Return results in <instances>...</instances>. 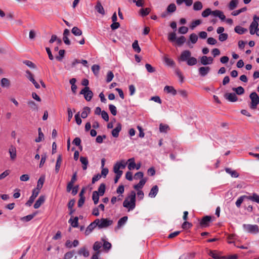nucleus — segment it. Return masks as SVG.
<instances>
[{
	"label": "nucleus",
	"mask_w": 259,
	"mask_h": 259,
	"mask_svg": "<svg viewBox=\"0 0 259 259\" xmlns=\"http://www.w3.org/2000/svg\"><path fill=\"white\" fill-rule=\"evenodd\" d=\"M78 217H76L74 218V219H72V218L70 219L69 220V223L71 224V225L74 228H76L78 226Z\"/></svg>",
	"instance_id": "40"
},
{
	"label": "nucleus",
	"mask_w": 259,
	"mask_h": 259,
	"mask_svg": "<svg viewBox=\"0 0 259 259\" xmlns=\"http://www.w3.org/2000/svg\"><path fill=\"white\" fill-rule=\"evenodd\" d=\"M38 137L37 138H36L35 140V141L36 143L41 142L44 139V134L42 133V132H41V128H40V127L38 128Z\"/></svg>",
	"instance_id": "41"
},
{
	"label": "nucleus",
	"mask_w": 259,
	"mask_h": 259,
	"mask_svg": "<svg viewBox=\"0 0 259 259\" xmlns=\"http://www.w3.org/2000/svg\"><path fill=\"white\" fill-rule=\"evenodd\" d=\"M120 168L118 166V165H117L116 163L114 165V167H113V170H114V172L116 174H120V175H122V170H120Z\"/></svg>",
	"instance_id": "58"
},
{
	"label": "nucleus",
	"mask_w": 259,
	"mask_h": 259,
	"mask_svg": "<svg viewBox=\"0 0 259 259\" xmlns=\"http://www.w3.org/2000/svg\"><path fill=\"white\" fill-rule=\"evenodd\" d=\"M209 255L214 259H220L221 257L216 251H210Z\"/></svg>",
	"instance_id": "54"
},
{
	"label": "nucleus",
	"mask_w": 259,
	"mask_h": 259,
	"mask_svg": "<svg viewBox=\"0 0 259 259\" xmlns=\"http://www.w3.org/2000/svg\"><path fill=\"white\" fill-rule=\"evenodd\" d=\"M146 182V179H141L138 184L135 185L134 186V189H136V190H140L143 187V186L145 184Z\"/></svg>",
	"instance_id": "23"
},
{
	"label": "nucleus",
	"mask_w": 259,
	"mask_h": 259,
	"mask_svg": "<svg viewBox=\"0 0 259 259\" xmlns=\"http://www.w3.org/2000/svg\"><path fill=\"white\" fill-rule=\"evenodd\" d=\"M169 130V126L166 124H160L159 131L161 133H166Z\"/></svg>",
	"instance_id": "45"
},
{
	"label": "nucleus",
	"mask_w": 259,
	"mask_h": 259,
	"mask_svg": "<svg viewBox=\"0 0 259 259\" xmlns=\"http://www.w3.org/2000/svg\"><path fill=\"white\" fill-rule=\"evenodd\" d=\"M127 162L128 163V165H127V167H128V169L130 170H131L134 169L135 168L136 163H135V162L134 158H130L127 160Z\"/></svg>",
	"instance_id": "24"
},
{
	"label": "nucleus",
	"mask_w": 259,
	"mask_h": 259,
	"mask_svg": "<svg viewBox=\"0 0 259 259\" xmlns=\"http://www.w3.org/2000/svg\"><path fill=\"white\" fill-rule=\"evenodd\" d=\"M201 23V20H196L194 21H193L190 25V28L192 29V30H193L197 26H198L199 25H200Z\"/></svg>",
	"instance_id": "46"
},
{
	"label": "nucleus",
	"mask_w": 259,
	"mask_h": 259,
	"mask_svg": "<svg viewBox=\"0 0 259 259\" xmlns=\"http://www.w3.org/2000/svg\"><path fill=\"white\" fill-rule=\"evenodd\" d=\"M227 173L230 174L232 177L237 178L239 176V174L236 170H232L231 168H227L225 169Z\"/></svg>",
	"instance_id": "33"
},
{
	"label": "nucleus",
	"mask_w": 259,
	"mask_h": 259,
	"mask_svg": "<svg viewBox=\"0 0 259 259\" xmlns=\"http://www.w3.org/2000/svg\"><path fill=\"white\" fill-rule=\"evenodd\" d=\"M23 62L24 64H25L27 66L29 67L30 68H35L36 67L35 64L30 61L25 60Z\"/></svg>",
	"instance_id": "59"
},
{
	"label": "nucleus",
	"mask_w": 259,
	"mask_h": 259,
	"mask_svg": "<svg viewBox=\"0 0 259 259\" xmlns=\"http://www.w3.org/2000/svg\"><path fill=\"white\" fill-rule=\"evenodd\" d=\"M26 73L27 74L26 76L28 78V79L34 84V85L36 89H39L40 88V86L39 84L34 79L33 74L30 72V71L29 70H27L26 71Z\"/></svg>",
	"instance_id": "13"
},
{
	"label": "nucleus",
	"mask_w": 259,
	"mask_h": 259,
	"mask_svg": "<svg viewBox=\"0 0 259 259\" xmlns=\"http://www.w3.org/2000/svg\"><path fill=\"white\" fill-rule=\"evenodd\" d=\"M246 10V8L245 7L241 8L239 10L234 11L232 13V15L233 16H237L239 14H240L242 12H243Z\"/></svg>",
	"instance_id": "60"
},
{
	"label": "nucleus",
	"mask_w": 259,
	"mask_h": 259,
	"mask_svg": "<svg viewBox=\"0 0 259 259\" xmlns=\"http://www.w3.org/2000/svg\"><path fill=\"white\" fill-rule=\"evenodd\" d=\"M95 223L99 228H103L111 225L113 221L108 219H96L95 220Z\"/></svg>",
	"instance_id": "6"
},
{
	"label": "nucleus",
	"mask_w": 259,
	"mask_h": 259,
	"mask_svg": "<svg viewBox=\"0 0 259 259\" xmlns=\"http://www.w3.org/2000/svg\"><path fill=\"white\" fill-rule=\"evenodd\" d=\"M163 60L167 65L173 66L175 65L174 61L171 59L169 58L166 55L164 56Z\"/></svg>",
	"instance_id": "36"
},
{
	"label": "nucleus",
	"mask_w": 259,
	"mask_h": 259,
	"mask_svg": "<svg viewBox=\"0 0 259 259\" xmlns=\"http://www.w3.org/2000/svg\"><path fill=\"white\" fill-rule=\"evenodd\" d=\"M248 199L251 200L252 201L255 202L257 203H259V195L256 193H253L252 195L247 196V195H243L239 197L237 201H236V205L238 208H239L241 206V203L244 201V199Z\"/></svg>",
	"instance_id": "4"
},
{
	"label": "nucleus",
	"mask_w": 259,
	"mask_h": 259,
	"mask_svg": "<svg viewBox=\"0 0 259 259\" xmlns=\"http://www.w3.org/2000/svg\"><path fill=\"white\" fill-rule=\"evenodd\" d=\"M176 10V6L175 4H170L167 8V12L168 13H173Z\"/></svg>",
	"instance_id": "48"
},
{
	"label": "nucleus",
	"mask_w": 259,
	"mask_h": 259,
	"mask_svg": "<svg viewBox=\"0 0 259 259\" xmlns=\"http://www.w3.org/2000/svg\"><path fill=\"white\" fill-rule=\"evenodd\" d=\"M45 181V176H41L38 180L37 187L35 189L33 190H37L38 192H40V190L42 187L43 184Z\"/></svg>",
	"instance_id": "18"
},
{
	"label": "nucleus",
	"mask_w": 259,
	"mask_h": 259,
	"mask_svg": "<svg viewBox=\"0 0 259 259\" xmlns=\"http://www.w3.org/2000/svg\"><path fill=\"white\" fill-rule=\"evenodd\" d=\"M28 105L30 108L33 110H37V106L36 104L32 101L28 102Z\"/></svg>",
	"instance_id": "57"
},
{
	"label": "nucleus",
	"mask_w": 259,
	"mask_h": 259,
	"mask_svg": "<svg viewBox=\"0 0 259 259\" xmlns=\"http://www.w3.org/2000/svg\"><path fill=\"white\" fill-rule=\"evenodd\" d=\"M1 85L3 87H8L10 85V81L8 79L3 78L1 80Z\"/></svg>",
	"instance_id": "50"
},
{
	"label": "nucleus",
	"mask_w": 259,
	"mask_h": 259,
	"mask_svg": "<svg viewBox=\"0 0 259 259\" xmlns=\"http://www.w3.org/2000/svg\"><path fill=\"white\" fill-rule=\"evenodd\" d=\"M243 228L244 231L251 234H256L259 232V228L256 225L244 224Z\"/></svg>",
	"instance_id": "8"
},
{
	"label": "nucleus",
	"mask_w": 259,
	"mask_h": 259,
	"mask_svg": "<svg viewBox=\"0 0 259 259\" xmlns=\"http://www.w3.org/2000/svg\"><path fill=\"white\" fill-rule=\"evenodd\" d=\"M9 153L10 156V159L11 160H15L17 157V151L16 147L11 145L9 149Z\"/></svg>",
	"instance_id": "11"
},
{
	"label": "nucleus",
	"mask_w": 259,
	"mask_h": 259,
	"mask_svg": "<svg viewBox=\"0 0 259 259\" xmlns=\"http://www.w3.org/2000/svg\"><path fill=\"white\" fill-rule=\"evenodd\" d=\"M234 30L236 33L239 34H242L247 31V29L242 27L240 26H236Z\"/></svg>",
	"instance_id": "34"
},
{
	"label": "nucleus",
	"mask_w": 259,
	"mask_h": 259,
	"mask_svg": "<svg viewBox=\"0 0 259 259\" xmlns=\"http://www.w3.org/2000/svg\"><path fill=\"white\" fill-rule=\"evenodd\" d=\"M129 1H132L134 3H135L137 7H142L144 5L143 0H128Z\"/></svg>",
	"instance_id": "61"
},
{
	"label": "nucleus",
	"mask_w": 259,
	"mask_h": 259,
	"mask_svg": "<svg viewBox=\"0 0 259 259\" xmlns=\"http://www.w3.org/2000/svg\"><path fill=\"white\" fill-rule=\"evenodd\" d=\"M109 109L110 111L111 112V114L115 116L117 114V110H116V107L112 104H110L109 105Z\"/></svg>",
	"instance_id": "52"
},
{
	"label": "nucleus",
	"mask_w": 259,
	"mask_h": 259,
	"mask_svg": "<svg viewBox=\"0 0 259 259\" xmlns=\"http://www.w3.org/2000/svg\"><path fill=\"white\" fill-rule=\"evenodd\" d=\"M210 15L219 17L222 21H224L226 19V16L224 14V13L218 10L211 11L210 9L207 8L204 10L201 14L202 16L204 18H206Z\"/></svg>",
	"instance_id": "3"
},
{
	"label": "nucleus",
	"mask_w": 259,
	"mask_h": 259,
	"mask_svg": "<svg viewBox=\"0 0 259 259\" xmlns=\"http://www.w3.org/2000/svg\"><path fill=\"white\" fill-rule=\"evenodd\" d=\"M92 70L94 73L97 75L99 73L100 70V66L98 65H94L92 67Z\"/></svg>",
	"instance_id": "56"
},
{
	"label": "nucleus",
	"mask_w": 259,
	"mask_h": 259,
	"mask_svg": "<svg viewBox=\"0 0 259 259\" xmlns=\"http://www.w3.org/2000/svg\"><path fill=\"white\" fill-rule=\"evenodd\" d=\"M121 130V124L120 123H118L116 125V127L113 129L112 131V135L115 138H117L119 136V133Z\"/></svg>",
	"instance_id": "16"
},
{
	"label": "nucleus",
	"mask_w": 259,
	"mask_h": 259,
	"mask_svg": "<svg viewBox=\"0 0 259 259\" xmlns=\"http://www.w3.org/2000/svg\"><path fill=\"white\" fill-rule=\"evenodd\" d=\"M39 192H38L37 190H33L32 194L30 197L29 200L26 202V204L28 206H31L32 203L34 202L35 199L37 196Z\"/></svg>",
	"instance_id": "12"
},
{
	"label": "nucleus",
	"mask_w": 259,
	"mask_h": 259,
	"mask_svg": "<svg viewBox=\"0 0 259 259\" xmlns=\"http://www.w3.org/2000/svg\"><path fill=\"white\" fill-rule=\"evenodd\" d=\"M105 191V185L103 183L101 184L98 190V192L100 196H103Z\"/></svg>",
	"instance_id": "44"
},
{
	"label": "nucleus",
	"mask_w": 259,
	"mask_h": 259,
	"mask_svg": "<svg viewBox=\"0 0 259 259\" xmlns=\"http://www.w3.org/2000/svg\"><path fill=\"white\" fill-rule=\"evenodd\" d=\"M228 38V34L227 33H221L219 36V39L221 41H224L226 40Z\"/></svg>",
	"instance_id": "64"
},
{
	"label": "nucleus",
	"mask_w": 259,
	"mask_h": 259,
	"mask_svg": "<svg viewBox=\"0 0 259 259\" xmlns=\"http://www.w3.org/2000/svg\"><path fill=\"white\" fill-rule=\"evenodd\" d=\"M78 253L79 255H83L84 257H88L90 254L89 251L85 247L80 248L78 250Z\"/></svg>",
	"instance_id": "26"
},
{
	"label": "nucleus",
	"mask_w": 259,
	"mask_h": 259,
	"mask_svg": "<svg viewBox=\"0 0 259 259\" xmlns=\"http://www.w3.org/2000/svg\"><path fill=\"white\" fill-rule=\"evenodd\" d=\"M200 63L203 65H210L213 63V59L211 57L203 56L200 59Z\"/></svg>",
	"instance_id": "10"
},
{
	"label": "nucleus",
	"mask_w": 259,
	"mask_h": 259,
	"mask_svg": "<svg viewBox=\"0 0 259 259\" xmlns=\"http://www.w3.org/2000/svg\"><path fill=\"white\" fill-rule=\"evenodd\" d=\"M225 98L230 102H236L238 98L235 93H227L225 95Z\"/></svg>",
	"instance_id": "15"
},
{
	"label": "nucleus",
	"mask_w": 259,
	"mask_h": 259,
	"mask_svg": "<svg viewBox=\"0 0 259 259\" xmlns=\"http://www.w3.org/2000/svg\"><path fill=\"white\" fill-rule=\"evenodd\" d=\"M258 21L259 17L254 15L253 16V21L249 26V31L251 34L253 35L255 33L257 36H259V28H258Z\"/></svg>",
	"instance_id": "5"
},
{
	"label": "nucleus",
	"mask_w": 259,
	"mask_h": 259,
	"mask_svg": "<svg viewBox=\"0 0 259 259\" xmlns=\"http://www.w3.org/2000/svg\"><path fill=\"white\" fill-rule=\"evenodd\" d=\"M90 111H91V109L89 107H84L83 109V111H82L81 114V117L82 118H85L86 117H87V116H88V114L90 113Z\"/></svg>",
	"instance_id": "31"
},
{
	"label": "nucleus",
	"mask_w": 259,
	"mask_h": 259,
	"mask_svg": "<svg viewBox=\"0 0 259 259\" xmlns=\"http://www.w3.org/2000/svg\"><path fill=\"white\" fill-rule=\"evenodd\" d=\"M233 91H235L238 95H241L244 94V90L242 87H238L237 88H234L232 89Z\"/></svg>",
	"instance_id": "43"
},
{
	"label": "nucleus",
	"mask_w": 259,
	"mask_h": 259,
	"mask_svg": "<svg viewBox=\"0 0 259 259\" xmlns=\"http://www.w3.org/2000/svg\"><path fill=\"white\" fill-rule=\"evenodd\" d=\"M114 77V74L111 71H109L107 75L106 81L107 82H110Z\"/></svg>",
	"instance_id": "63"
},
{
	"label": "nucleus",
	"mask_w": 259,
	"mask_h": 259,
	"mask_svg": "<svg viewBox=\"0 0 259 259\" xmlns=\"http://www.w3.org/2000/svg\"><path fill=\"white\" fill-rule=\"evenodd\" d=\"M239 3L238 0H231L228 5V8L230 10H233L235 9Z\"/></svg>",
	"instance_id": "27"
},
{
	"label": "nucleus",
	"mask_w": 259,
	"mask_h": 259,
	"mask_svg": "<svg viewBox=\"0 0 259 259\" xmlns=\"http://www.w3.org/2000/svg\"><path fill=\"white\" fill-rule=\"evenodd\" d=\"M35 216V213L28 215L21 218V220L24 222H28L31 220Z\"/></svg>",
	"instance_id": "47"
},
{
	"label": "nucleus",
	"mask_w": 259,
	"mask_h": 259,
	"mask_svg": "<svg viewBox=\"0 0 259 259\" xmlns=\"http://www.w3.org/2000/svg\"><path fill=\"white\" fill-rule=\"evenodd\" d=\"M176 34L175 32H171L168 34V39L169 41L173 42L174 41H176Z\"/></svg>",
	"instance_id": "55"
},
{
	"label": "nucleus",
	"mask_w": 259,
	"mask_h": 259,
	"mask_svg": "<svg viewBox=\"0 0 259 259\" xmlns=\"http://www.w3.org/2000/svg\"><path fill=\"white\" fill-rule=\"evenodd\" d=\"M210 68L208 66L200 67L198 69L199 74L201 76H206L210 71Z\"/></svg>",
	"instance_id": "14"
},
{
	"label": "nucleus",
	"mask_w": 259,
	"mask_h": 259,
	"mask_svg": "<svg viewBox=\"0 0 259 259\" xmlns=\"http://www.w3.org/2000/svg\"><path fill=\"white\" fill-rule=\"evenodd\" d=\"M211 220V217L209 216H205L202 218L201 220L200 224V225L203 227H206L208 225V224L210 222Z\"/></svg>",
	"instance_id": "20"
},
{
	"label": "nucleus",
	"mask_w": 259,
	"mask_h": 259,
	"mask_svg": "<svg viewBox=\"0 0 259 259\" xmlns=\"http://www.w3.org/2000/svg\"><path fill=\"white\" fill-rule=\"evenodd\" d=\"M102 241L103 243H102V246L103 247L104 249L108 251L111 247V243L103 239H102Z\"/></svg>",
	"instance_id": "32"
},
{
	"label": "nucleus",
	"mask_w": 259,
	"mask_h": 259,
	"mask_svg": "<svg viewBox=\"0 0 259 259\" xmlns=\"http://www.w3.org/2000/svg\"><path fill=\"white\" fill-rule=\"evenodd\" d=\"M136 194L134 191H131L126 197L123 202V206L130 211L136 207Z\"/></svg>",
	"instance_id": "2"
},
{
	"label": "nucleus",
	"mask_w": 259,
	"mask_h": 259,
	"mask_svg": "<svg viewBox=\"0 0 259 259\" xmlns=\"http://www.w3.org/2000/svg\"><path fill=\"white\" fill-rule=\"evenodd\" d=\"M176 42L178 45H183L186 41V38L184 36H181L176 39Z\"/></svg>",
	"instance_id": "49"
},
{
	"label": "nucleus",
	"mask_w": 259,
	"mask_h": 259,
	"mask_svg": "<svg viewBox=\"0 0 259 259\" xmlns=\"http://www.w3.org/2000/svg\"><path fill=\"white\" fill-rule=\"evenodd\" d=\"M132 47H133V49H134V50L136 52L139 53H140L141 52V50L140 47L139 46L138 40H135L134 41V42L132 44Z\"/></svg>",
	"instance_id": "37"
},
{
	"label": "nucleus",
	"mask_w": 259,
	"mask_h": 259,
	"mask_svg": "<svg viewBox=\"0 0 259 259\" xmlns=\"http://www.w3.org/2000/svg\"><path fill=\"white\" fill-rule=\"evenodd\" d=\"M102 246V242H99V241H96L94 243V245H93V249L96 251H97L96 253H98V255L99 254V249L101 248V247Z\"/></svg>",
	"instance_id": "29"
},
{
	"label": "nucleus",
	"mask_w": 259,
	"mask_h": 259,
	"mask_svg": "<svg viewBox=\"0 0 259 259\" xmlns=\"http://www.w3.org/2000/svg\"><path fill=\"white\" fill-rule=\"evenodd\" d=\"M189 39L192 44H195L198 40V36L195 33L190 34Z\"/></svg>",
	"instance_id": "51"
},
{
	"label": "nucleus",
	"mask_w": 259,
	"mask_h": 259,
	"mask_svg": "<svg viewBox=\"0 0 259 259\" xmlns=\"http://www.w3.org/2000/svg\"><path fill=\"white\" fill-rule=\"evenodd\" d=\"M80 161L82 164V169L83 170H86L89 164V161L87 157L81 156L80 157Z\"/></svg>",
	"instance_id": "25"
},
{
	"label": "nucleus",
	"mask_w": 259,
	"mask_h": 259,
	"mask_svg": "<svg viewBox=\"0 0 259 259\" xmlns=\"http://www.w3.org/2000/svg\"><path fill=\"white\" fill-rule=\"evenodd\" d=\"M150 12V9L147 8L145 9H142L141 10V14L143 16H145L149 14Z\"/></svg>",
	"instance_id": "62"
},
{
	"label": "nucleus",
	"mask_w": 259,
	"mask_h": 259,
	"mask_svg": "<svg viewBox=\"0 0 259 259\" xmlns=\"http://www.w3.org/2000/svg\"><path fill=\"white\" fill-rule=\"evenodd\" d=\"M99 196H100L98 192L96 191L93 192L92 199L95 204H97L99 201Z\"/></svg>",
	"instance_id": "39"
},
{
	"label": "nucleus",
	"mask_w": 259,
	"mask_h": 259,
	"mask_svg": "<svg viewBox=\"0 0 259 259\" xmlns=\"http://www.w3.org/2000/svg\"><path fill=\"white\" fill-rule=\"evenodd\" d=\"M80 94L83 95L85 99L88 101H90L92 99L93 96V92H92V91L90 90V88L88 87H85V88H84L80 91Z\"/></svg>",
	"instance_id": "9"
},
{
	"label": "nucleus",
	"mask_w": 259,
	"mask_h": 259,
	"mask_svg": "<svg viewBox=\"0 0 259 259\" xmlns=\"http://www.w3.org/2000/svg\"><path fill=\"white\" fill-rule=\"evenodd\" d=\"M193 7L194 11H200L202 9L203 5L201 2L197 1L194 3Z\"/></svg>",
	"instance_id": "30"
},
{
	"label": "nucleus",
	"mask_w": 259,
	"mask_h": 259,
	"mask_svg": "<svg viewBox=\"0 0 259 259\" xmlns=\"http://www.w3.org/2000/svg\"><path fill=\"white\" fill-rule=\"evenodd\" d=\"M71 32L75 36H80L82 34V31L77 27H73Z\"/></svg>",
	"instance_id": "42"
},
{
	"label": "nucleus",
	"mask_w": 259,
	"mask_h": 259,
	"mask_svg": "<svg viewBox=\"0 0 259 259\" xmlns=\"http://www.w3.org/2000/svg\"><path fill=\"white\" fill-rule=\"evenodd\" d=\"M95 9L97 11V12L100 14H101L102 15H104L105 14L104 9L100 3L98 2L97 3L95 7Z\"/></svg>",
	"instance_id": "35"
},
{
	"label": "nucleus",
	"mask_w": 259,
	"mask_h": 259,
	"mask_svg": "<svg viewBox=\"0 0 259 259\" xmlns=\"http://www.w3.org/2000/svg\"><path fill=\"white\" fill-rule=\"evenodd\" d=\"M158 192V188L157 187V186L155 185L154 186H153L152 189H151L149 193V197H151V198H154L157 193Z\"/></svg>",
	"instance_id": "21"
},
{
	"label": "nucleus",
	"mask_w": 259,
	"mask_h": 259,
	"mask_svg": "<svg viewBox=\"0 0 259 259\" xmlns=\"http://www.w3.org/2000/svg\"><path fill=\"white\" fill-rule=\"evenodd\" d=\"M96 226H97V225L96 224V223H95V221L93 223H91L86 229V230L85 231V235L87 236L89 235Z\"/></svg>",
	"instance_id": "28"
},
{
	"label": "nucleus",
	"mask_w": 259,
	"mask_h": 259,
	"mask_svg": "<svg viewBox=\"0 0 259 259\" xmlns=\"http://www.w3.org/2000/svg\"><path fill=\"white\" fill-rule=\"evenodd\" d=\"M164 91L168 94H171L175 96L177 94V91L172 86L166 85L164 88Z\"/></svg>",
	"instance_id": "17"
},
{
	"label": "nucleus",
	"mask_w": 259,
	"mask_h": 259,
	"mask_svg": "<svg viewBox=\"0 0 259 259\" xmlns=\"http://www.w3.org/2000/svg\"><path fill=\"white\" fill-rule=\"evenodd\" d=\"M74 255V251H68L65 254L64 259H71Z\"/></svg>",
	"instance_id": "53"
},
{
	"label": "nucleus",
	"mask_w": 259,
	"mask_h": 259,
	"mask_svg": "<svg viewBox=\"0 0 259 259\" xmlns=\"http://www.w3.org/2000/svg\"><path fill=\"white\" fill-rule=\"evenodd\" d=\"M127 217L125 216L120 219L118 221L117 227L120 228L125 224L127 220Z\"/></svg>",
	"instance_id": "38"
},
{
	"label": "nucleus",
	"mask_w": 259,
	"mask_h": 259,
	"mask_svg": "<svg viewBox=\"0 0 259 259\" xmlns=\"http://www.w3.org/2000/svg\"><path fill=\"white\" fill-rule=\"evenodd\" d=\"M249 98L251 100V103L249 107L251 109H255L256 108L257 105L259 104V97L255 92L251 93L249 95Z\"/></svg>",
	"instance_id": "7"
},
{
	"label": "nucleus",
	"mask_w": 259,
	"mask_h": 259,
	"mask_svg": "<svg viewBox=\"0 0 259 259\" xmlns=\"http://www.w3.org/2000/svg\"><path fill=\"white\" fill-rule=\"evenodd\" d=\"M45 200V197L43 195L40 196L34 204V207L35 209L39 208Z\"/></svg>",
	"instance_id": "19"
},
{
	"label": "nucleus",
	"mask_w": 259,
	"mask_h": 259,
	"mask_svg": "<svg viewBox=\"0 0 259 259\" xmlns=\"http://www.w3.org/2000/svg\"><path fill=\"white\" fill-rule=\"evenodd\" d=\"M62 157L60 155H59L57 159L56 165H55V172L56 173H58L60 170L61 165L62 163Z\"/></svg>",
	"instance_id": "22"
},
{
	"label": "nucleus",
	"mask_w": 259,
	"mask_h": 259,
	"mask_svg": "<svg viewBox=\"0 0 259 259\" xmlns=\"http://www.w3.org/2000/svg\"><path fill=\"white\" fill-rule=\"evenodd\" d=\"M178 60L179 62H186L189 66H194L197 63V59L191 56V53L189 50L183 51Z\"/></svg>",
	"instance_id": "1"
}]
</instances>
